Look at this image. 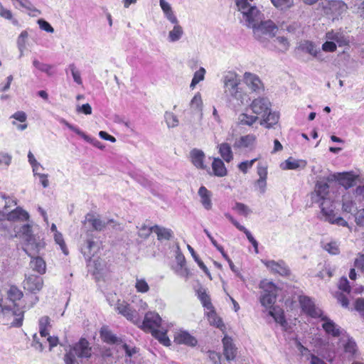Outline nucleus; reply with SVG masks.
I'll return each mask as SVG.
<instances>
[{"label": "nucleus", "instance_id": "1", "mask_svg": "<svg viewBox=\"0 0 364 364\" xmlns=\"http://www.w3.org/2000/svg\"><path fill=\"white\" fill-rule=\"evenodd\" d=\"M253 0H235L238 11L242 14L241 21L252 28L255 38L265 43L275 36L278 27L271 20L263 21L264 15L259 9L251 4Z\"/></svg>", "mask_w": 364, "mask_h": 364}, {"label": "nucleus", "instance_id": "2", "mask_svg": "<svg viewBox=\"0 0 364 364\" xmlns=\"http://www.w3.org/2000/svg\"><path fill=\"white\" fill-rule=\"evenodd\" d=\"M139 325L144 331L151 333L165 346L171 345L170 339L166 334L167 330L163 326L162 319L159 314L154 311L147 312L144 316V321Z\"/></svg>", "mask_w": 364, "mask_h": 364}, {"label": "nucleus", "instance_id": "3", "mask_svg": "<svg viewBox=\"0 0 364 364\" xmlns=\"http://www.w3.org/2000/svg\"><path fill=\"white\" fill-rule=\"evenodd\" d=\"M0 314L4 324L11 327H20L23 324L24 310L17 303L8 304L4 299H0Z\"/></svg>", "mask_w": 364, "mask_h": 364}, {"label": "nucleus", "instance_id": "4", "mask_svg": "<svg viewBox=\"0 0 364 364\" xmlns=\"http://www.w3.org/2000/svg\"><path fill=\"white\" fill-rule=\"evenodd\" d=\"M92 355V348L85 338H81L65 355V364H83Z\"/></svg>", "mask_w": 364, "mask_h": 364}, {"label": "nucleus", "instance_id": "5", "mask_svg": "<svg viewBox=\"0 0 364 364\" xmlns=\"http://www.w3.org/2000/svg\"><path fill=\"white\" fill-rule=\"evenodd\" d=\"M223 82L224 85L225 94L228 96L232 97L240 104H244V101L247 98V95L239 87L240 84V79L238 75L233 71L225 72L223 76Z\"/></svg>", "mask_w": 364, "mask_h": 364}, {"label": "nucleus", "instance_id": "6", "mask_svg": "<svg viewBox=\"0 0 364 364\" xmlns=\"http://www.w3.org/2000/svg\"><path fill=\"white\" fill-rule=\"evenodd\" d=\"M319 9L326 16L334 17L341 15L348 9V6L340 0H321Z\"/></svg>", "mask_w": 364, "mask_h": 364}, {"label": "nucleus", "instance_id": "7", "mask_svg": "<svg viewBox=\"0 0 364 364\" xmlns=\"http://www.w3.org/2000/svg\"><path fill=\"white\" fill-rule=\"evenodd\" d=\"M259 288L262 289L260 296L261 304L267 309H271L276 301V286L272 282L262 280L259 284Z\"/></svg>", "mask_w": 364, "mask_h": 364}, {"label": "nucleus", "instance_id": "8", "mask_svg": "<svg viewBox=\"0 0 364 364\" xmlns=\"http://www.w3.org/2000/svg\"><path fill=\"white\" fill-rule=\"evenodd\" d=\"M85 221L88 223L94 230L97 231L103 230L106 227L111 226L113 229L121 230L122 228L113 219L102 220L95 217L92 214H87L85 217Z\"/></svg>", "mask_w": 364, "mask_h": 364}, {"label": "nucleus", "instance_id": "9", "mask_svg": "<svg viewBox=\"0 0 364 364\" xmlns=\"http://www.w3.org/2000/svg\"><path fill=\"white\" fill-rule=\"evenodd\" d=\"M328 189L329 186L326 182L318 181L316 184L314 191L311 193L312 202L318 203L319 205L321 203H324V205L331 203L330 200L326 198L328 194Z\"/></svg>", "mask_w": 364, "mask_h": 364}, {"label": "nucleus", "instance_id": "10", "mask_svg": "<svg viewBox=\"0 0 364 364\" xmlns=\"http://www.w3.org/2000/svg\"><path fill=\"white\" fill-rule=\"evenodd\" d=\"M116 311L124 316L127 320L134 324L141 323V320L138 311L133 309L125 301L118 302L115 307Z\"/></svg>", "mask_w": 364, "mask_h": 364}, {"label": "nucleus", "instance_id": "11", "mask_svg": "<svg viewBox=\"0 0 364 364\" xmlns=\"http://www.w3.org/2000/svg\"><path fill=\"white\" fill-rule=\"evenodd\" d=\"M320 208L322 216L325 221L338 226H348L347 221H346L342 217L336 215L333 209L328 207L327 205H324V203H321Z\"/></svg>", "mask_w": 364, "mask_h": 364}, {"label": "nucleus", "instance_id": "12", "mask_svg": "<svg viewBox=\"0 0 364 364\" xmlns=\"http://www.w3.org/2000/svg\"><path fill=\"white\" fill-rule=\"evenodd\" d=\"M302 311L313 318L322 316V311L315 305L314 301L307 296H300L299 299Z\"/></svg>", "mask_w": 364, "mask_h": 364}, {"label": "nucleus", "instance_id": "13", "mask_svg": "<svg viewBox=\"0 0 364 364\" xmlns=\"http://www.w3.org/2000/svg\"><path fill=\"white\" fill-rule=\"evenodd\" d=\"M45 242L39 236H34L24 242L23 250L30 257L38 255L41 250L45 247Z\"/></svg>", "mask_w": 364, "mask_h": 364}, {"label": "nucleus", "instance_id": "14", "mask_svg": "<svg viewBox=\"0 0 364 364\" xmlns=\"http://www.w3.org/2000/svg\"><path fill=\"white\" fill-rule=\"evenodd\" d=\"M250 107L255 114L265 117L271 110V103L267 97H258L252 102Z\"/></svg>", "mask_w": 364, "mask_h": 364}, {"label": "nucleus", "instance_id": "15", "mask_svg": "<svg viewBox=\"0 0 364 364\" xmlns=\"http://www.w3.org/2000/svg\"><path fill=\"white\" fill-rule=\"evenodd\" d=\"M338 289L342 291L337 292L336 294V298L337 299L338 302H339L343 307L347 308L349 304L347 294L350 293V287L349 285V282L346 277H342L340 279L338 284Z\"/></svg>", "mask_w": 364, "mask_h": 364}, {"label": "nucleus", "instance_id": "16", "mask_svg": "<svg viewBox=\"0 0 364 364\" xmlns=\"http://www.w3.org/2000/svg\"><path fill=\"white\" fill-rule=\"evenodd\" d=\"M23 284L25 289L36 293L43 288V280L39 276L31 274L26 277Z\"/></svg>", "mask_w": 364, "mask_h": 364}, {"label": "nucleus", "instance_id": "17", "mask_svg": "<svg viewBox=\"0 0 364 364\" xmlns=\"http://www.w3.org/2000/svg\"><path fill=\"white\" fill-rule=\"evenodd\" d=\"M262 263L272 272L279 274L281 276H288L290 273L289 267L282 260L278 262L274 260H263Z\"/></svg>", "mask_w": 364, "mask_h": 364}, {"label": "nucleus", "instance_id": "18", "mask_svg": "<svg viewBox=\"0 0 364 364\" xmlns=\"http://www.w3.org/2000/svg\"><path fill=\"white\" fill-rule=\"evenodd\" d=\"M244 81L247 86L254 92H260L264 90L262 81L259 77L255 74L245 73L244 74Z\"/></svg>", "mask_w": 364, "mask_h": 364}, {"label": "nucleus", "instance_id": "19", "mask_svg": "<svg viewBox=\"0 0 364 364\" xmlns=\"http://www.w3.org/2000/svg\"><path fill=\"white\" fill-rule=\"evenodd\" d=\"M322 328L325 332L333 337H338L342 333L341 328L331 319L321 316Z\"/></svg>", "mask_w": 364, "mask_h": 364}, {"label": "nucleus", "instance_id": "20", "mask_svg": "<svg viewBox=\"0 0 364 364\" xmlns=\"http://www.w3.org/2000/svg\"><path fill=\"white\" fill-rule=\"evenodd\" d=\"M325 38L326 40H331L333 42H335L336 46L343 47L348 46L349 43V40L346 35L338 31L331 30L328 31L326 33Z\"/></svg>", "mask_w": 364, "mask_h": 364}, {"label": "nucleus", "instance_id": "21", "mask_svg": "<svg viewBox=\"0 0 364 364\" xmlns=\"http://www.w3.org/2000/svg\"><path fill=\"white\" fill-rule=\"evenodd\" d=\"M198 195L200 198V203H201L202 206L206 210H211L213 208L212 192L208 190L205 186H202L198 189Z\"/></svg>", "mask_w": 364, "mask_h": 364}, {"label": "nucleus", "instance_id": "22", "mask_svg": "<svg viewBox=\"0 0 364 364\" xmlns=\"http://www.w3.org/2000/svg\"><path fill=\"white\" fill-rule=\"evenodd\" d=\"M174 341L178 344H184L192 347L196 346L198 343L195 337L185 331L176 333Z\"/></svg>", "mask_w": 364, "mask_h": 364}, {"label": "nucleus", "instance_id": "23", "mask_svg": "<svg viewBox=\"0 0 364 364\" xmlns=\"http://www.w3.org/2000/svg\"><path fill=\"white\" fill-rule=\"evenodd\" d=\"M61 123L64 124L70 130L76 133L77 135H79L82 139H84L86 141L92 143L95 146H96L100 149H104L105 146H103L100 141L91 139L89 136L85 134L83 132H82L77 127L70 124L68 122H67L65 119H62Z\"/></svg>", "mask_w": 364, "mask_h": 364}, {"label": "nucleus", "instance_id": "24", "mask_svg": "<svg viewBox=\"0 0 364 364\" xmlns=\"http://www.w3.org/2000/svg\"><path fill=\"white\" fill-rule=\"evenodd\" d=\"M97 250L98 246L97 243L92 240H87L81 247V252L88 261V265H91L92 257L95 255Z\"/></svg>", "mask_w": 364, "mask_h": 364}, {"label": "nucleus", "instance_id": "25", "mask_svg": "<svg viewBox=\"0 0 364 364\" xmlns=\"http://www.w3.org/2000/svg\"><path fill=\"white\" fill-rule=\"evenodd\" d=\"M223 354L226 360L228 361L234 360L236 355V348L232 343V339L228 336H225L223 338Z\"/></svg>", "mask_w": 364, "mask_h": 364}, {"label": "nucleus", "instance_id": "26", "mask_svg": "<svg viewBox=\"0 0 364 364\" xmlns=\"http://www.w3.org/2000/svg\"><path fill=\"white\" fill-rule=\"evenodd\" d=\"M357 177L358 176L352 172H344L338 173L336 179L345 188H348L355 185Z\"/></svg>", "mask_w": 364, "mask_h": 364}, {"label": "nucleus", "instance_id": "27", "mask_svg": "<svg viewBox=\"0 0 364 364\" xmlns=\"http://www.w3.org/2000/svg\"><path fill=\"white\" fill-rule=\"evenodd\" d=\"M49 330L50 329H39L40 336L41 337V340L39 337L34 334L33 336L32 346L37 350L42 352L44 350V343H46V339L48 336H49Z\"/></svg>", "mask_w": 364, "mask_h": 364}, {"label": "nucleus", "instance_id": "28", "mask_svg": "<svg viewBox=\"0 0 364 364\" xmlns=\"http://www.w3.org/2000/svg\"><path fill=\"white\" fill-rule=\"evenodd\" d=\"M306 166V162L305 161L289 157L284 162L281 164L280 167L282 170H296L304 168Z\"/></svg>", "mask_w": 364, "mask_h": 364}, {"label": "nucleus", "instance_id": "29", "mask_svg": "<svg viewBox=\"0 0 364 364\" xmlns=\"http://www.w3.org/2000/svg\"><path fill=\"white\" fill-rule=\"evenodd\" d=\"M100 337L104 342L109 344H117L122 343V340L113 334L106 326L102 327L100 330Z\"/></svg>", "mask_w": 364, "mask_h": 364}, {"label": "nucleus", "instance_id": "30", "mask_svg": "<svg viewBox=\"0 0 364 364\" xmlns=\"http://www.w3.org/2000/svg\"><path fill=\"white\" fill-rule=\"evenodd\" d=\"M7 215V220L10 221L21 220L26 221L29 218L28 213L20 207H17Z\"/></svg>", "mask_w": 364, "mask_h": 364}, {"label": "nucleus", "instance_id": "31", "mask_svg": "<svg viewBox=\"0 0 364 364\" xmlns=\"http://www.w3.org/2000/svg\"><path fill=\"white\" fill-rule=\"evenodd\" d=\"M191 161L193 164L201 169H204L205 166L203 164V161L205 159V154L203 151L194 149L190 153Z\"/></svg>", "mask_w": 364, "mask_h": 364}, {"label": "nucleus", "instance_id": "32", "mask_svg": "<svg viewBox=\"0 0 364 364\" xmlns=\"http://www.w3.org/2000/svg\"><path fill=\"white\" fill-rule=\"evenodd\" d=\"M31 258L30 266L32 269L40 274H45L46 271V264L44 259L38 255Z\"/></svg>", "mask_w": 364, "mask_h": 364}, {"label": "nucleus", "instance_id": "33", "mask_svg": "<svg viewBox=\"0 0 364 364\" xmlns=\"http://www.w3.org/2000/svg\"><path fill=\"white\" fill-rule=\"evenodd\" d=\"M218 152L222 159L227 163L233 159V153L232 148L228 143L223 142L218 145Z\"/></svg>", "mask_w": 364, "mask_h": 364}, {"label": "nucleus", "instance_id": "34", "mask_svg": "<svg viewBox=\"0 0 364 364\" xmlns=\"http://www.w3.org/2000/svg\"><path fill=\"white\" fill-rule=\"evenodd\" d=\"M212 169L214 175L218 177H223L228 173V171L223 161L219 158L213 159Z\"/></svg>", "mask_w": 364, "mask_h": 364}, {"label": "nucleus", "instance_id": "35", "mask_svg": "<svg viewBox=\"0 0 364 364\" xmlns=\"http://www.w3.org/2000/svg\"><path fill=\"white\" fill-rule=\"evenodd\" d=\"M255 139L256 137L253 134L242 136L235 141L234 147L238 149L250 147L253 145Z\"/></svg>", "mask_w": 364, "mask_h": 364}, {"label": "nucleus", "instance_id": "36", "mask_svg": "<svg viewBox=\"0 0 364 364\" xmlns=\"http://www.w3.org/2000/svg\"><path fill=\"white\" fill-rule=\"evenodd\" d=\"M343 205L342 208L344 212L352 213L356 210V204L353 200V196L347 193L343 196L342 198Z\"/></svg>", "mask_w": 364, "mask_h": 364}, {"label": "nucleus", "instance_id": "37", "mask_svg": "<svg viewBox=\"0 0 364 364\" xmlns=\"http://www.w3.org/2000/svg\"><path fill=\"white\" fill-rule=\"evenodd\" d=\"M198 298L200 301L203 306L208 311L214 309L211 303L210 296L207 294L206 290L203 288H200L197 291Z\"/></svg>", "mask_w": 364, "mask_h": 364}, {"label": "nucleus", "instance_id": "38", "mask_svg": "<svg viewBox=\"0 0 364 364\" xmlns=\"http://www.w3.org/2000/svg\"><path fill=\"white\" fill-rule=\"evenodd\" d=\"M8 297L4 301L8 304L16 303L17 301L21 300L23 297V292L15 286H11L7 291Z\"/></svg>", "mask_w": 364, "mask_h": 364}, {"label": "nucleus", "instance_id": "39", "mask_svg": "<svg viewBox=\"0 0 364 364\" xmlns=\"http://www.w3.org/2000/svg\"><path fill=\"white\" fill-rule=\"evenodd\" d=\"M266 115L267 116L263 117L264 119L260 121V124L267 129H270L278 122L279 115L275 112H271V110H269Z\"/></svg>", "mask_w": 364, "mask_h": 364}, {"label": "nucleus", "instance_id": "40", "mask_svg": "<svg viewBox=\"0 0 364 364\" xmlns=\"http://www.w3.org/2000/svg\"><path fill=\"white\" fill-rule=\"evenodd\" d=\"M154 232L157 235L159 240H170L173 236V232L171 229L161 227L159 225L153 226Z\"/></svg>", "mask_w": 364, "mask_h": 364}, {"label": "nucleus", "instance_id": "41", "mask_svg": "<svg viewBox=\"0 0 364 364\" xmlns=\"http://www.w3.org/2000/svg\"><path fill=\"white\" fill-rule=\"evenodd\" d=\"M208 321L210 325L214 326L221 330H223V328H225V326L223 323V321L221 318H220L215 311V309H212V310H209L206 313Z\"/></svg>", "mask_w": 364, "mask_h": 364}, {"label": "nucleus", "instance_id": "42", "mask_svg": "<svg viewBox=\"0 0 364 364\" xmlns=\"http://www.w3.org/2000/svg\"><path fill=\"white\" fill-rule=\"evenodd\" d=\"M300 48L303 51H305L310 55L321 59V50L316 48L314 43L308 41H304L301 44Z\"/></svg>", "mask_w": 364, "mask_h": 364}, {"label": "nucleus", "instance_id": "43", "mask_svg": "<svg viewBox=\"0 0 364 364\" xmlns=\"http://www.w3.org/2000/svg\"><path fill=\"white\" fill-rule=\"evenodd\" d=\"M258 117L248 114L247 113H241L238 115L237 123L242 126H252L258 120Z\"/></svg>", "mask_w": 364, "mask_h": 364}, {"label": "nucleus", "instance_id": "44", "mask_svg": "<svg viewBox=\"0 0 364 364\" xmlns=\"http://www.w3.org/2000/svg\"><path fill=\"white\" fill-rule=\"evenodd\" d=\"M183 35V28L178 23L174 24L171 31H169L168 40L169 42L173 43L179 41Z\"/></svg>", "mask_w": 364, "mask_h": 364}, {"label": "nucleus", "instance_id": "45", "mask_svg": "<svg viewBox=\"0 0 364 364\" xmlns=\"http://www.w3.org/2000/svg\"><path fill=\"white\" fill-rule=\"evenodd\" d=\"M269 314L272 316L275 321L279 323L284 329L287 330V322L284 318V313L280 309H276L274 308L272 310H269Z\"/></svg>", "mask_w": 364, "mask_h": 364}, {"label": "nucleus", "instance_id": "46", "mask_svg": "<svg viewBox=\"0 0 364 364\" xmlns=\"http://www.w3.org/2000/svg\"><path fill=\"white\" fill-rule=\"evenodd\" d=\"M28 34L26 31H22L18 37L17 39V46L20 52V57L23 55L24 50L26 46V41L28 38Z\"/></svg>", "mask_w": 364, "mask_h": 364}, {"label": "nucleus", "instance_id": "47", "mask_svg": "<svg viewBox=\"0 0 364 364\" xmlns=\"http://www.w3.org/2000/svg\"><path fill=\"white\" fill-rule=\"evenodd\" d=\"M323 248L329 254L337 255L340 253L339 244L336 241H331L323 245Z\"/></svg>", "mask_w": 364, "mask_h": 364}, {"label": "nucleus", "instance_id": "48", "mask_svg": "<svg viewBox=\"0 0 364 364\" xmlns=\"http://www.w3.org/2000/svg\"><path fill=\"white\" fill-rule=\"evenodd\" d=\"M18 233L20 235V237L23 239L24 242L36 236L33 234L31 227L28 224L23 225Z\"/></svg>", "mask_w": 364, "mask_h": 364}, {"label": "nucleus", "instance_id": "49", "mask_svg": "<svg viewBox=\"0 0 364 364\" xmlns=\"http://www.w3.org/2000/svg\"><path fill=\"white\" fill-rule=\"evenodd\" d=\"M274 43L279 51L284 52L289 49V42L284 36H277L274 40Z\"/></svg>", "mask_w": 364, "mask_h": 364}, {"label": "nucleus", "instance_id": "50", "mask_svg": "<svg viewBox=\"0 0 364 364\" xmlns=\"http://www.w3.org/2000/svg\"><path fill=\"white\" fill-rule=\"evenodd\" d=\"M165 122L169 128H173L178 125L179 121L177 116L171 112H166L164 114Z\"/></svg>", "mask_w": 364, "mask_h": 364}, {"label": "nucleus", "instance_id": "51", "mask_svg": "<svg viewBox=\"0 0 364 364\" xmlns=\"http://www.w3.org/2000/svg\"><path fill=\"white\" fill-rule=\"evenodd\" d=\"M187 248L190 253L191 254L194 260L198 263L200 268L210 278V273L208 271L207 267L205 265V264L200 259L199 257L197 255L196 252L194 251V249L189 245H187Z\"/></svg>", "mask_w": 364, "mask_h": 364}, {"label": "nucleus", "instance_id": "52", "mask_svg": "<svg viewBox=\"0 0 364 364\" xmlns=\"http://www.w3.org/2000/svg\"><path fill=\"white\" fill-rule=\"evenodd\" d=\"M205 72V69L203 67L200 68L198 70L195 72L190 85L191 88H194L197 84L204 80Z\"/></svg>", "mask_w": 364, "mask_h": 364}, {"label": "nucleus", "instance_id": "53", "mask_svg": "<svg viewBox=\"0 0 364 364\" xmlns=\"http://www.w3.org/2000/svg\"><path fill=\"white\" fill-rule=\"evenodd\" d=\"M191 108L196 112H201L203 101L200 93L195 95L190 102Z\"/></svg>", "mask_w": 364, "mask_h": 364}, {"label": "nucleus", "instance_id": "54", "mask_svg": "<svg viewBox=\"0 0 364 364\" xmlns=\"http://www.w3.org/2000/svg\"><path fill=\"white\" fill-rule=\"evenodd\" d=\"M68 70L71 73L74 82H76L77 85H82V80L80 76V73L77 69L74 63L70 64L68 65V69L65 71L68 72Z\"/></svg>", "mask_w": 364, "mask_h": 364}, {"label": "nucleus", "instance_id": "55", "mask_svg": "<svg viewBox=\"0 0 364 364\" xmlns=\"http://www.w3.org/2000/svg\"><path fill=\"white\" fill-rule=\"evenodd\" d=\"M273 5L279 9L285 10L291 7L294 0H271Z\"/></svg>", "mask_w": 364, "mask_h": 364}, {"label": "nucleus", "instance_id": "56", "mask_svg": "<svg viewBox=\"0 0 364 364\" xmlns=\"http://www.w3.org/2000/svg\"><path fill=\"white\" fill-rule=\"evenodd\" d=\"M134 287L140 293H146L149 290V286L144 279L136 278Z\"/></svg>", "mask_w": 364, "mask_h": 364}, {"label": "nucleus", "instance_id": "57", "mask_svg": "<svg viewBox=\"0 0 364 364\" xmlns=\"http://www.w3.org/2000/svg\"><path fill=\"white\" fill-rule=\"evenodd\" d=\"M176 260H177L178 264L181 267V271L178 272V274L181 277H188V274H189V272L186 268H183L185 263H186V259H185L184 256L181 254L178 255L176 257Z\"/></svg>", "mask_w": 364, "mask_h": 364}, {"label": "nucleus", "instance_id": "58", "mask_svg": "<svg viewBox=\"0 0 364 364\" xmlns=\"http://www.w3.org/2000/svg\"><path fill=\"white\" fill-rule=\"evenodd\" d=\"M54 240L55 243L60 246L63 252L67 255L68 254V250L66 247V245L65 243L63 235L60 232L55 233Z\"/></svg>", "mask_w": 364, "mask_h": 364}, {"label": "nucleus", "instance_id": "59", "mask_svg": "<svg viewBox=\"0 0 364 364\" xmlns=\"http://www.w3.org/2000/svg\"><path fill=\"white\" fill-rule=\"evenodd\" d=\"M353 266L355 269H357L358 271L364 272V255L358 254L355 257L353 263Z\"/></svg>", "mask_w": 364, "mask_h": 364}, {"label": "nucleus", "instance_id": "60", "mask_svg": "<svg viewBox=\"0 0 364 364\" xmlns=\"http://www.w3.org/2000/svg\"><path fill=\"white\" fill-rule=\"evenodd\" d=\"M233 209L236 210L239 214L243 215L245 216H247L251 212L250 208L242 203H236Z\"/></svg>", "mask_w": 364, "mask_h": 364}, {"label": "nucleus", "instance_id": "61", "mask_svg": "<svg viewBox=\"0 0 364 364\" xmlns=\"http://www.w3.org/2000/svg\"><path fill=\"white\" fill-rule=\"evenodd\" d=\"M90 266H93L95 268L94 274H100L103 269L105 262L102 259L97 258L92 260Z\"/></svg>", "mask_w": 364, "mask_h": 364}, {"label": "nucleus", "instance_id": "62", "mask_svg": "<svg viewBox=\"0 0 364 364\" xmlns=\"http://www.w3.org/2000/svg\"><path fill=\"white\" fill-rule=\"evenodd\" d=\"M343 347L346 353L354 354L356 351V343L352 338H348Z\"/></svg>", "mask_w": 364, "mask_h": 364}, {"label": "nucleus", "instance_id": "63", "mask_svg": "<svg viewBox=\"0 0 364 364\" xmlns=\"http://www.w3.org/2000/svg\"><path fill=\"white\" fill-rule=\"evenodd\" d=\"M257 160V159H254L250 161H245L241 162L238 165L239 169L244 173H246L248 169L251 168L254 164V163Z\"/></svg>", "mask_w": 364, "mask_h": 364}, {"label": "nucleus", "instance_id": "64", "mask_svg": "<svg viewBox=\"0 0 364 364\" xmlns=\"http://www.w3.org/2000/svg\"><path fill=\"white\" fill-rule=\"evenodd\" d=\"M355 309L364 318V299L358 298L355 301Z\"/></svg>", "mask_w": 364, "mask_h": 364}]
</instances>
